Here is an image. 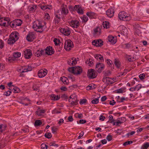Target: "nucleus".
<instances>
[{"label": "nucleus", "instance_id": "473e14b6", "mask_svg": "<svg viewBox=\"0 0 149 149\" xmlns=\"http://www.w3.org/2000/svg\"><path fill=\"white\" fill-rule=\"evenodd\" d=\"M15 22V24L16 26H20L22 23V21L19 19H15L14 20Z\"/></svg>", "mask_w": 149, "mask_h": 149}, {"label": "nucleus", "instance_id": "774afa93", "mask_svg": "<svg viewBox=\"0 0 149 149\" xmlns=\"http://www.w3.org/2000/svg\"><path fill=\"white\" fill-rule=\"evenodd\" d=\"M84 134V132L83 131L81 132L79 134V135L78 136L77 139H80Z\"/></svg>", "mask_w": 149, "mask_h": 149}, {"label": "nucleus", "instance_id": "f704fd0d", "mask_svg": "<svg viewBox=\"0 0 149 149\" xmlns=\"http://www.w3.org/2000/svg\"><path fill=\"white\" fill-rule=\"evenodd\" d=\"M40 7L41 9L43 10H45L47 9H50L52 8V6L51 5H42Z\"/></svg>", "mask_w": 149, "mask_h": 149}, {"label": "nucleus", "instance_id": "9b49d317", "mask_svg": "<svg viewBox=\"0 0 149 149\" xmlns=\"http://www.w3.org/2000/svg\"><path fill=\"white\" fill-rule=\"evenodd\" d=\"M43 51H44V54L48 55H52L54 52L52 47L50 46L47 47L45 49L43 50Z\"/></svg>", "mask_w": 149, "mask_h": 149}, {"label": "nucleus", "instance_id": "c9c22d12", "mask_svg": "<svg viewBox=\"0 0 149 149\" xmlns=\"http://www.w3.org/2000/svg\"><path fill=\"white\" fill-rule=\"evenodd\" d=\"M102 24L104 28L108 29L109 27V23L107 21L103 22Z\"/></svg>", "mask_w": 149, "mask_h": 149}, {"label": "nucleus", "instance_id": "338daca9", "mask_svg": "<svg viewBox=\"0 0 149 149\" xmlns=\"http://www.w3.org/2000/svg\"><path fill=\"white\" fill-rule=\"evenodd\" d=\"M145 76L144 74H142L139 75V77L140 79H143L144 78Z\"/></svg>", "mask_w": 149, "mask_h": 149}, {"label": "nucleus", "instance_id": "393cba45", "mask_svg": "<svg viewBox=\"0 0 149 149\" xmlns=\"http://www.w3.org/2000/svg\"><path fill=\"white\" fill-rule=\"evenodd\" d=\"M114 64L118 69H121V63L118 59H115L114 60Z\"/></svg>", "mask_w": 149, "mask_h": 149}, {"label": "nucleus", "instance_id": "a211bd4d", "mask_svg": "<svg viewBox=\"0 0 149 149\" xmlns=\"http://www.w3.org/2000/svg\"><path fill=\"white\" fill-rule=\"evenodd\" d=\"M78 58H73L71 59H70L68 62V64L71 65H74L77 63V61H78Z\"/></svg>", "mask_w": 149, "mask_h": 149}, {"label": "nucleus", "instance_id": "39448f33", "mask_svg": "<svg viewBox=\"0 0 149 149\" xmlns=\"http://www.w3.org/2000/svg\"><path fill=\"white\" fill-rule=\"evenodd\" d=\"M73 46V42L70 40H69L65 41L64 44V48L66 50H70Z\"/></svg>", "mask_w": 149, "mask_h": 149}, {"label": "nucleus", "instance_id": "f3484780", "mask_svg": "<svg viewBox=\"0 0 149 149\" xmlns=\"http://www.w3.org/2000/svg\"><path fill=\"white\" fill-rule=\"evenodd\" d=\"M92 43L93 45L97 47L101 46L103 45V41L101 40L96 41L94 40Z\"/></svg>", "mask_w": 149, "mask_h": 149}, {"label": "nucleus", "instance_id": "1a4fd4ad", "mask_svg": "<svg viewBox=\"0 0 149 149\" xmlns=\"http://www.w3.org/2000/svg\"><path fill=\"white\" fill-rule=\"evenodd\" d=\"M35 38V34L33 32L29 33L26 37V40L29 42L33 41Z\"/></svg>", "mask_w": 149, "mask_h": 149}, {"label": "nucleus", "instance_id": "a19ab883", "mask_svg": "<svg viewBox=\"0 0 149 149\" xmlns=\"http://www.w3.org/2000/svg\"><path fill=\"white\" fill-rule=\"evenodd\" d=\"M9 21H9V24H8V25L9 24L11 27H16L17 26L15 24V22L14 20L10 22H9Z\"/></svg>", "mask_w": 149, "mask_h": 149}, {"label": "nucleus", "instance_id": "e2e57ef3", "mask_svg": "<svg viewBox=\"0 0 149 149\" xmlns=\"http://www.w3.org/2000/svg\"><path fill=\"white\" fill-rule=\"evenodd\" d=\"M122 28L123 29L122 33L123 32L124 34H125V33H126L127 31V29L124 26H123L122 27Z\"/></svg>", "mask_w": 149, "mask_h": 149}, {"label": "nucleus", "instance_id": "dca6fc26", "mask_svg": "<svg viewBox=\"0 0 149 149\" xmlns=\"http://www.w3.org/2000/svg\"><path fill=\"white\" fill-rule=\"evenodd\" d=\"M73 27L77 28L79 25V22L77 20H72L70 24Z\"/></svg>", "mask_w": 149, "mask_h": 149}, {"label": "nucleus", "instance_id": "c03bdc74", "mask_svg": "<svg viewBox=\"0 0 149 149\" xmlns=\"http://www.w3.org/2000/svg\"><path fill=\"white\" fill-rule=\"evenodd\" d=\"M93 84H89V85L86 87L87 90H89L91 89H93L94 88H95L94 87V86H93Z\"/></svg>", "mask_w": 149, "mask_h": 149}, {"label": "nucleus", "instance_id": "4be33fe9", "mask_svg": "<svg viewBox=\"0 0 149 149\" xmlns=\"http://www.w3.org/2000/svg\"><path fill=\"white\" fill-rule=\"evenodd\" d=\"M108 40L112 43L115 44L116 42V38L112 36H109L108 37Z\"/></svg>", "mask_w": 149, "mask_h": 149}, {"label": "nucleus", "instance_id": "3c124183", "mask_svg": "<svg viewBox=\"0 0 149 149\" xmlns=\"http://www.w3.org/2000/svg\"><path fill=\"white\" fill-rule=\"evenodd\" d=\"M42 149H47L48 146L45 143H42L41 145Z\"/></svg>", "mask_w": 149, "mask_h": 149}, {"label": "nucleus", "instance_id": "680f3d73", "mask_svg": "<svg viewBox=\"0 0 149 149\" xmlns=\"http://www.w3.org/2000/svg\"><path fill=\"white\" fill-rule=\"evenodd\" d=\"M60 113L61 112L59 110H57L56 109H54L52 111V113L53 114L58 113Z\"/></svg>", "mask_w": 149, "mask_h": 149}, {"label": "nucleus", "instance_id": "ddd939ff", "mask_svg": "<svg viewBox=\"0 0 149 149\" xmlns=\"http://www.w3.org/2000/svg\"><path fill=\"white\" fill-rule=\"evenodd\" d=\"M60 31L61 33L66 36L69 35L71 33L70 30L68 29L61 28L60 29Z\"/></svg>", "mask_w": 149, "mask_h": 149}, {"label": "nucleus", "instance_id": "72a5a7b5", "mask_svg": "<svg viewBox=\"0 0 149 149\" xmlns=\"http://www.w3.org/2000/svg\"><path fill=\"white\" fill-rule=\"evenodd\" d=\"M95 58L97 60L99 59L101 61H104L103 56L100 54H96Z\"/></svg>", "mask_w": 149, "mask_h": 149}, {"label": "nucleus", "instance_id": "5701e85b", "mask_svg": "<svg viewBox=\"0 0 149 149\" xmlns=\"http://www.w3.org/2000/svg\"><path fill=\"white\" fill-rule=\"evenodd\" d=\"M46 110H41L38 109L36 112V114L38 116H43V114L45 112Z\"/></svg>", "mask_w": 149, "mask_h": 149}, {"label": "nucleus", "instance_id": "423d86ee", "mask_svg": "<svg viewBox=\"0 0 149 149\" xmlns=\"http://www.w3.org/2000/svg\"><path fill=\"white\" fill-rule=\"evenodd\" d=\"M87 76L89 78L93 79L96 77L97 74L95 72L94 70L90 69L88 71Z\"/></svg>", "mask_w": 149, "mask_h": 149}, {"label": "nucleus", "instance_id": "09e8293b", "mask_svg": "<svg viewBox=\"0 0 149 149\" xmlns=\"http://www.w3.org/2000/svg\"><path fill=\"white\" fill-rule=\"evenodd\" d=\"M8 61L10 62H11L13 61H14L15 60V58H14V57H9L7 59Z\"/></svg>", "mask_w": 149, "mask_h": 149}, {"label": "nucleus", "instance_id": "9d476101", "mask_svg": "<svg viewBox=\"0 0 149 149\" xmlns=\"http://www.w3.org/2000/svg\"><path fill=\"white\" fill-rule=\"evenodd\" d=\"M47 72L48 71L46 69H42L38 71V75L40 78L43 77L46 75Z\"/></svg>", "mask_w": 149, "mask_h": 149}, {"label": "nucleus", "instance_id": "4468645a", "mask_svg": "<svg viewBox=\"0 0 149 149\" xmlns=\"http://www.w3.org/2000/svg\"><path fill=\"white\" fill-rule=\"evenodd\" d=\"M114 11L112 8L109 9L106 12V15L109 17H111L114 15Z\"/></svg>", "mask_w": 149, "mask_h": 149}, {"label": "nucleus", "instance_id": "052dcab7", "mask_svg": "<svg viewBox=\"0 0 149 149\" xmlns=\"http://www.w3.org/2000/svg\"><path fill=\"white\" fill-rule=\"evenodd\" d=\"M11 93V91H8L4 93V95H5L6 96H8L10 95Z\"/></svg>", "mask_w": 149, "mask_h": 149}, {"label": "nucleus", "instance_id": "c756f323", "mask_svg": "<svg viewBox=\"0 0 149 149\" xmlns=\"http://www.w3.org/2000/svg\"><path fill=\"white\" fill-rule=\"evenodd\" d=\"M29 11L31 13L35 12L36 9V6L33 5L32 6H29L28 7Z\"/></svg>", "mask_w": 149, "mask_h": 149}, {"label": "nucleus", "instance_id": "58836bf2", "mask_svg": "<svg viewBox=\"0 0 149 149\" xmlns=\"http://www.w3.org/2000/svg\"><path fill=\"white\" fill-rule=\"evenodd\" d=\"M42 124V122L40 120H37L35 121L34 125L35 126H38Z\"/></svg>", "mask_w": 149, "mask_h": 149}, {"label": "nucleus", "instance_id": "20e7f679", "mask_svg": "<svg viewBox=\"0 0 149 149\" xmlns=\"http://www.w3.org/2000/svg\"><path fill=\"white\" fill-rule=\"evenodd\" d=\"M69 70L70 72H72L74 74H80L82 71V68L79 66L69 68Z\"/></svg>", "mask_w": 149, "mask_h": 149}, {"label": "nucleus", "instance_id": "f8f14e48", "mask_svg": "<svg viewBox=\"0 0 149 149\" xmlns=\"http://www.w3.org/2000/svg\"><path fill=\"white\" fill-rule=\"evenodd\" d=\"M24 56L26 59H29L32 56L31 51L30 49H27L24 52Z\"/></svg>", "mask_w": 149, "mask_h": 149}, {"label": "nucleus", "instance_id": "69168bd1", "mask_svg": "<svg viewBox=\"0 0 149 149\" xmlns=\"http://www.w3.org/2000/svg\"><path fill=\"white\" fill-rule=\"evenodd\" d=\"M60 21V19L55 18L54 22L55 24H58Z\"/></svg>", "mask_w": 149, "mask_h": 149}, {"label": "nucleus", "instance_id": "49530a36", "mask_svg": "<svg viewBox=\"0 0 149 149\" xmlns=\"http://www.w3.org/2000/svg\"><path fill=\"white\" fill-rule=\"evenodd\" d=\"M88 20V18L86 16H84L82 18V22L86 23Z\"/></svg>", "mask_w": 149, "mask_h": 149}, {"label": "nucleus", "instance_id": "13d9d810", "mask_svg": "<svg viewBox=\"0 0 149 149\" xmlns=\"http://www.w3.org/2000/svg\"><path fill=\"white\" fill-rule=\"evenodd\" d=\"M127 70L125 69L124 70V71L123 72H122L120 73V74L119 75V76H122L125 75L127 72Z\"/></svg>", "mask_w": 149, "mask_h": 149}, {"label": "nucleus", "instance_id": "2eb2a0df", "mask_svg": "<svg viewBox=\"0 0 149 149\" xmlns=\"http://www.w3.org/2000/svg\"><path fill=\"white\" fill-rule=\"evenodd\" d=\"M104 67V64L102 63H99L96 65V70L99 72H101Z\"/></svg>", "mask_w": 149, "mask_h": 149}, {"label": "nucleus", "instance_id": "aec40b11", "mask_svg": "<svg viewBox=\"0 0 149 149\" xmlns=\"http://www.w3.org/2000/svg\"><path fill=\"white\" fill-rule=\"evenodd\" d=\"M61 12L65 15L68 13V10L66 5H63L62 6Z\"/></svg>", "mask_w": 149, "mask_h": 149}, {"label": "nucleus", "instance_id": "c85d7f7f", "mask_svg": "<svg viewBox=\"0 0 149 149\" xmlns=\"http://www.w3.org/2000/svg\"><path fill=\"white\" fill-rule=\"evenodd\" d=\"M121 47L124 49H129L132 47V45L129 43H126L122 45H120Z\"/></svg>", "mask_w": 149, "mask_h": 149}, {"label": "nucleus", "instance_id": "412c9836", "mask_svg": "<svg viewBox=\"0 0 149 149\" xmlns=\"http://www.w3.org/2000/svg\"><path fill=\"white\" fill-rule=\"evenodd\" d=\"M94 35L96 36L100 35L101 33V29L99 27H97L94 30Z\"/></svg>", "mask_w": 149, "mask_h": 149}, {"label": "nucleus", "instance_id": "79ce46f5", "mask_svg": "<svg viewBox=\"0 0 149 149\" xmlns=\"http://www.w3.org/2000/svg\"><path fill=\"white\" fill-rule=\"evenodd\" d=\"M94 61L91 58H89L88 60H87L86 63L89 65H92L93 64V63Z\"/></svg>", "mask_w": 149, "mask_h": 149}, {"label": "nucleus", "instance_id": "ea45409f", "mask_svg": "<svg viewBox=\"0 0 149 149\" xmlns=\"http://www.w3.org/2000/svg\"><path fill=\"white\" fill-rule=\"evenodd\" d=\"M69 103L72 106L76 105L78 104V101H72L70 100H69Z\"/></svg>", "mask_w": 149, "mask_h": 149}, {"label": "nucleus", "instance_id": "4d7b16f0", "mask_svg": "<svg viewBox=\"0 0 149 149\" xmlns=\"http://www.w3.org/2000/svg\"><path fill=\"white\" fill-rule=\"evenodd\" d=\"M55 18L60 19L61 18V15L60 14H58V13H56L55 14Z\"/></svg>", "mask_w": 149, "mask_h": 149}, {"label": "nucleus", "instance_id": "0eeeda50", "mask_svg": "<svg viewBox=\"0 0 149 149\" xmlns=\"http://www.w3.org/2000/svg\"><path fill=\"white\" fill-rule=\"evenodd\" d=\"M9 19L8 18H4L1 17L0 18V26H6L9 24Z\"/></svg>", "mask_w": 149, "mask_h": 149}, {"label": "nucleus", "instance_id": "6ab92c4d", "mask_svg": "<svg viewBox=\"0 0 149 149\" xmlns=\"http://www.w3.org/2000/svg\"><path fill=\"white\" fill-rule=\"evenodd\" d=\"M44 52V51H43V50L41 49H39V50H37L35 53L34 55L35 56L39 57L42 55L45 54Z\"/></svg>", "mask_w": 149, "mask_h": 149}, {"label": "nucleus", "instance_id": "cd10ccee", "mask_svg": "<svg viewBox=\"0 0 149 149\" xmlns=\"http://www.w3.org/2000/svg\"><path fill=\"white\" fill-rule=\"evenodd\" d=\"M60 80L64 84L68 85L69 83V81L67 78L65 77H61Z\"/></svg>", "mask_w": 149, "mask_h": 149}, {"label": "nucleus", "instance_id": "7c9ffc66", "mask_svg": "<svg viewBox=\"0 0 149 149\" xmlns=\"http://www.w3.org/2000/svg\"><path fill=\"white\" fill-rule=\"evenodd\" d=\"M60 97L58 95H56L54 94L50 96L51 99L53 100H57L60 99Z\"/></svg>", "mask_w": 149, "mask_h": 149}, {"label": "nucleus", "instance_id": "a878e982", "mask_svg": "<svg viewBox=\"0 0 149 149\" xmlns=\"http://www.w3.org/2000/svg\"><path fill=\"white\" fill-rule=\"evenodd\" d=\"M87 15L91 18H96L97 14L93 12H88L86 13Z\"/></svg>", "mask_w": 149, "mask_h": 149}, {"label": "nucleus", "instance_id": "bb28decb", "mask_svg": "<svg viewBox=\"0 0 149 149\" xmlns=\"http://www.w3.org/2000/svg\"><path fill=\"white\" fill-rule=\"evenodd\" d=\"M141 88V85L138 84V85H137L136 86L132 87L130 88L129 90L131 91H134L136 90H137V91H138L140 88Z\"/></svg>", "mask_w": 149, "mask_h": 149}, {"label": "nucleus", "instance_id": "6e6d98bb", "mask_svg": "<svg viewBox=\"0 0 149 149\" xmlns=\"http://www.w3.org/2000/svg\"><path fill=\"white\" fill-rule=\"evenodd\" d=\"M57 129L56 127H52V132L53 133H56Z\"/></svg>", "mask_w": 149, "mask_h": 149}, {"label": "nucleus", "instance_id": "2f4dec72", "mask_svg": "<svg viewBox=\"0 0 149 149\" xmlns=\"http://www.w3.org/2000/svg\"><path fill=\"white\" fill-rule=\"evenodd\" d=\"M11 88H9V89L12 90L13 93H18L20 92V90L19 88L17 87L14 86L13 87Z\"/></svg>", "mask_w": 149, "mask_h": 149}, {"label": "nucleus", "instance_id": "f03ea898", "mask_svg": "<svg viewBox=\"0 0 149 149\" xmlns=\"http://www.w3.org/2000/svg\"><path fill=\"white\" fill-rule=\"evenodd\" d=\"M18 33L17 32H12L10 35L8 40V43L9 45L13 44L19 38Z\"/></svg>", "mask_w": 149, "mask_h": 149}, {"label": "nucleus", "instance_id": "e433bc0d", "mask_svg": "<svg viewBox=\"0 0 149 149\" xmlns=\"http://www.w3.org/2000/svg\"><path fill=\"white\" fill-rule=\"evenodd\" d=\"M21 54L19 52H15L13 53V56L14 58H18L21 56Z\"/></svg>", "mask_w": 149, "mask_h": 149}, {"label": "nucleus", "instance_id": "0e129e2a", "mask_svg": "<svg viewBox=\"0 0 149 149\" xmlns=\"http://www.w3.org/2000/svg\"><path fill=\"white\" fill-rule=\"evenodd\" d=\"M117 93H123V90L121 88L118 89L116 91Z\"/></svg>", "mask_w": 149, "mask_h": 149}, {"label": "nucleus", "instance_id": "de8ad7c7", "mask_svg": "<svg viewBox=\"0 0 149 149\" xmlns=\"http://www.w3.org/2000/svg\"><path fill=\"white\" fill-rule=\"evenodd\" d=\"M29 101V100L28 99H24V100H22L20 102V103L24 105L25 106H27L29 104L27 103H25V101Z\"/></svg>", "mask_w": 149, "mask_h": 149}, {"label": "nucleus", "instance_id": "864d4df0", "mask_svg": "<svg viewBox=\"0 0 149 149\" xmlns=\"http://www.w3.org/2000/svg\"><path fill=\"white\" fill-rule=\"evenodd\" d=\"M32 88L34 91H36L38 90H39L38 87L36 85L34 84L32 87Z\"/></svg>", "mask_w": 149, "mask_h": 149}, {"label": "nucleus", "instance_id": "8fccbe9b", "mask_svg": "<svg viewBox=\"0 0 149 149\" xmlns=\"http://www.w3.org/2000/svg\"><path fill=\"white\" fill-rule=\"evenodd\" d=\"M133 143V141H127L125 142L123 144L124 146H126L127 145H130Z\"/></svg>", "mask_w": 149, "mask_h": 149}, {"label": "nucleus", "instance_id": "6e6552de", "mask_svg": "<svg viewBox=\"0 0 149 149\" xmlns=\"http://www.w3.org/2000/svg\"><path fill=\"white\" fill-rule=\"evenodd\" d=\"M102 81L107 84H112L114 83L116 81L112 79L109 77H104L102 80Z\"/></svg>", "mask_w": 149, "mask_h": 149}, {"label": "nucleus", "instance_id": "7ed1b4c3", "mask_svg": "<svg viewBox=\"0 0 149 149\" xmlns=\"http://www.w3.org/2000/svg\"><path fill=\"white\" fill-rule=\"evenodd\" d=\"M118 17L121 20L127 21L131 19V17L124 11L121 12L118 14Z\"/></svg>", "mask_w": 149, "mask_h": 149}, {"label": "nucleus", "instance_id": "f257e3e1", "mask_svg": "<svg viewBox=\"0 0 149 149\" xmlns=\"http://www.w3.org/2000/svg\"><path fill=\"white\" fill-rule=\"evenodd\" d=\"M33 28L35 31L39 32H42L43 28L46 24L45 21L42 20H36L33 23Z\"/></svg>", "mask_w": 149, "mask_h": 149}, {"label": "nucleus", "instance_id": "37998d69", "mask_svg": "<svg viewBox=\"0 0 149 149\" xmlns=\"http://www.w3.org/2000/svg\"><path fill=\"white\" fill-rule=\"evenodd\" d=\"M99 100L98 98H95L91 101V102L93 104H97L99 102Z\"/></svg>", "mask_w": 149, "mask_h": 149}, {"label": "nucleus", "instance_id": "b1692460", "mask_svg": "<svg viewBox=\"0 0 149 149\" xmlns=\"http://www.w3.org/2000/svg\"><path fill=\"white\" fill-rule=\"evenodd\" d=\"M22 69H23V70H22V72H26L31 70L32 69V67L29 66H24Z\"/></svg>", "mask_w": 149, "mask_h": 149}, {"label": "nucleus", "instance_id": "bf43d9fd", "mask_svg": "<svg viewBox=\"0 0 149 149\" xmlns=\"http://www.w3.org/2000/svg\"><path fill=\"white\" fill-rule=\"evenodd\" d=\"M87 100L86 99H84L80 100L79 102V104H83L86 103Z\"/></svg>", "mask_w": 149, "mask_h": 149}, {"label": "nucleus", "instance_id": "4c0bfd02", "mask_svg": "<svg viewBox=\"0 0 149 149\" xmlns=\"http://www.w3.org/2000/svg\"><path fill=\"white\" fill-rule=\"evenodd\" d=\"M149 147V143L146 142L144 143L141 147V149H147Z\"/></svg>", "mask_w": 149, "mask_h": 149}, {"label": "nucleus", "instance_id": "603ef678", "mask_svg": "<svg viewBox=\"0 0 149 149\" xmlns=\"http://www.w3.org/2000/svg\"><path fill=\"white\" fill-rule=\"evenodd\" d=\"M54 42L55 45H58L60 41L57 38H55L54 40Z\"/></svg>", "mask_w": 149, "mask_h": 149}, {"label": "nucleus", "instance_id": "5fc2aeb1", "mask_svg": "<svg viewBox=\"0 0 149 149\" xmlns=\"http://www.w3.org/2000/svg\"><path fill=\"white\" fill-rule=\"evenodd\" d=\"M77 12L78 13L80 14H82L83 13V12L82 8L80 7L77 10Z\"/></svg>", "mask_w": 149, "mask_h": 149}, {"label": "nucleus", "instance_id": "a18cd8bd", "mask_svg": "<svg viewBox=\"0 0 149 149\" xmlns=\"http://www.w3.org/2000/svg\"><path fill=\"white\" fill-rule=\"evenodd\" d=\"M45 137L47 138L50 139L52 136L51 133L49 132H46L45 135Z\"/></svg>", "mask_w": 149, "mask_h": 149}]
</instances>
